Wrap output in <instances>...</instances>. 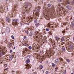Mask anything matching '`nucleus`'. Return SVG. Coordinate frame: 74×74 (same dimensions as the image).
I'll return each mask as SVG.
<instances>
[{
  "mask_svg": "<svg viewBox=\"0 0 74 74\" xmlns=\"http://www.w3.org/2000/svg\"><path fill=\"white\" fill-rule=\"evenodd\" d=\"M30 6L32 7V4L28 2H25V5L24 8H25L27 9L28 8V7H29Z\"/></svg>",
  "mask_w": 74,
  "mask_h": 74,
  "instance_id": "nucleus-1",
  "label": "nucleus"
},
{
  "mask_svg": "<svg viewBox=\"0 0 74 74\" xmlns=\"http://www.w3.org/2000/svg\"><path fill=\"white\" fill-rule=\"evenodd\" d=\"M36 11H37V12H36L35 13V15L36 16H38V17H39V15H40V14L39 13V12L40 11V8H37L36 10Z\"/></svg>",
  "mask_w": 74,
  "mask_h": 74,
  "instance_id": "nucleus-2",
  "label": "nucleus"
},
{
  "mask_svg": "<svg viewBox=\"0 0 74 74\" xmlns=\"http://www.w3.org/2000/svg\"><path fill=\"white\" fill-rule=\"evenodd\" d=\"M0 54L1 56H3L5 54V52L4 51H1L0 52Z\"/></svg>",
  "mask_w": 74,
  "mask_h": 74,
  "instance_id": "nucleus-3",
  "label": "nucleus"
},
{
  "mask_svg": "<svg viewBox=\"0 0 74 74\" xmlns=\"http://www.w3.org/2000/svg\"><path fill=\"white\" fill-rule=\"evenodd\" d=\"M69 48L70 49H72L73 48V45H71L69 46Z\"/></svg>",
  "mask_w": 74,
  "mask_h": 74,
  "instance_id": "nucleus-4",
  "label": "nucleus"
},
{
  "mask_svg": "<svg viewBox=\"0 0 74 74\" xmlns=\"http://www.w3.org/2000/svg\"><path fill=\"white\" fill-rule=\"evenodd\" d=\"M5 20L6 21H7V22H10V18H9V17H6L5 18Z\"/></svg>",
  "mask_w": 74,
  "mask_h": 74,
  "instance_id": "nucleus-5",
  "label": "nucleus"
},
{
  "mask_svg": "<svg viewBox=\"0 0 74 74\" xmlns=\"http://www.w3.org/2000/svg\"><path fill=\"white\" fill-rule=\"evenodd\" d=\"M8 46L9 48H11L12 47V43L9 42L8 44Z\"/></svg>",
  "mask_w": 74,
  "mask_h": 74,
  "instance_id": "nucleus-6",
  "label": "nucleus"
},
{
  "mask_svg": "<svg viewBox=\"0 0 74 74\" xmlns=\"http://www.w3.org/2000/svg\"><path fill=\"white\" fill-rule=\"evenodd\" d=\"M44 14H45V15H44V17L46 19H47V12H44Z\"/></svg>",
  "mask_w": 74,
  "mask_h": 74,
  "instance_id": "nucleus-7",
  "label": "nucleus"
},
{
  "mask_svg": "<svg viewBox=\"0 0 74 74\" xmlns=\"http://www.w3.org/2000/svg\"><path fill=\"white\" fill-rule=\"evenodd\" d=\"M9 59L10 60H12L13 59V57L12 56H9Z\"/></svg>",
  "mask_w": 74,
  "mask_h": 74,
  "instance_id": "nucleus-8",
  "label": "nucleus"
},
{
  "mask_svg": "<svg viewBox=\"0 0 74 74\" xmlns=\"http://www.w3.org/2000/svg\"><path fill=\"white\" fill-rule=\"evenodd\" d=\"M40 26V24L38 23H36L35 24V26L36 27H38V26Z\"/></svg>",
  "mask_w": 74,
  "mask_h": 74,
  "instance_id": "nucleus-9",
  "label": "nucleus"
},
{
  "mask_svg": "<svg viewBox=\"0 0 74 74\" xmlns=\"http://www.w3.org/2000/svg\"><path fill=\"white\" fill-rule=\"evenodd\" d=\"M55 38L57 41H58L59 40V37H58L56 36L55 37Z\"/></svg>",
  "mask_w": 74,
  "mask_h": 74,
  "instance_id": "nucleus-10",
  "label": "nucleus"
},
{
  "mask_svg": "<svg viewBox=\"0 0 74 74\" xmlns=\"http://www.w3.org/2000/svg\"><path fill=\"white\" fill-rule=\"evenodd\" d=\"M70 26L71 27H74V24L73 23H71Z\"/></svg>",
  "mask_w": 74,
  "mask_h": 74,
  "instance_id": "nucleus-11",
  "label": "nucleus"
},
{
  "mask_svg": "<svg viewBox=\"0 0 74 74\" xmlns=\"http://www.w3.org/2000/svg\"><path fill=\"white\" fill-rule=\"evenodd\" d=\"M64 37H62L61 40V41L62 42H63L64 41Z\"/></svg>",
  "mask_w": 74,
  "mask_h": 74,
  "instance_id": "nucleus-12",
  "label": "nucleus"
},
{
  "mask_svg": "<svg viewBox=\"0 0 74 74\" xmlns=\"http://www.w3.org/2000/svg\"><path fill=\"white\" fill-rule=\"evenodd\" d=\"M62 49L63 51H64L65 50V48H64V46L62 47Z\"/></svg>",
  "mask_w": 74,
  "mask_h": 74,
  "instance_id": "nucleus-13",
  "label": "nucleus"
},
{
  "mask_svg": "<svg viewBox=\"0 0 74 74\" xmlns=\"http://www.w3.org/2000/svg\"><path fill=\"white\" fill-rule=\"evenodd\" d=\"M6 31H10V28L8 27L6 29Z\"/></svg>",
  "mask_w": 74,
  "mask_h": 74,
  "instance_id": "nucleus-14",
  "label": "nucleus"
},
{
  "mask_svg": "<svg viewBox=\"0 0 74 74\" xmlns=\"http://www.w3.org/2000/svg\"><path fill=\"white\" fill-rule=\"evenodd\" d=\"M29 36L30 37H32V36H33V33H32V32H30L29 33Z\"/></svg>",
  "mask_w": 74,
  "mask_h": 74,
  "instance_id": "nucleus-15",
  "label": "nucleus"
},
{
  "mask_svg": "<svg viewBox=\"0 0 74 74\" xmlns=\"http://www.w3.org/2000/svg\"><path fill=\"white\" fill-rule=\"evenodd\" d=\"M26 62L27 63H29L30 62V60L28 59L26 60Z\"/></svg>",
  "mask_w": 74,
  "mask_h": 74,
  "instance_id": "nucleus-16",
  "label": "nucleus"
},
{
  "mask_svg": "<svg viewBox=\"0 0 74 74\" xmlns=\"http://www.w3.org/2000/svg\"><path fill=\"white\" fill-rule=\"evenodd\" d=\"M26 58H27V59H29L30 58V56H27L26 57Z\"/></svg>",
  "mask_w": 74,
  "mask_h": 74,
  "instance_id": "nucleus-17",
  "label": "nucleus"
},
{
  "mask_svg": "<svg viewBox=\"0 0 74 74\" xmlns=\"http://www.w3.org/2000/svg\"><path fill=\"white\" fill-rule=\"evenodd\" d=\"M71 4L73 5H74V1H71Z\"/></svg>",
  "mask_w": 74,
  "mask_h": 74,
  "instance_id": "nucleus-18",
  "label": "nucleus"
},
{
  "mask_svg": "<svg viewBox=\"0 0 74 74\" xmlns=\"http://www.w3.org/2000/svg\"><path fill=\"white\" fill-rule=\"evenodd\" d=\"M66 61L68 62V63H70V60L69 59H67L66 60Z\"/></svg>",
  "mask_w": 74,
  "mask_h": 74,
  "instance_id": "nucleus-19",
  "label": "nucleus"
},
{
  "mask_svg": "<svg viewBox=\"0 0 74 74\" xmlns=\"http://www.w3.org/2000/svg\"><path fill=\"white\" fill-rule=\"evenodd\" d=\"M52 64V67H55V64H54V63H51Z\"/></svg>",
  "mask_w": 74,
  "mask_h": 74,
  "instance_id": "nucleus-20",
  "label": "nucleus"
},
{
  "mask_svg": "<svg viewBox=\"0 0 74 74\" xmlns=\"http://www.w3.org/2000/svg\"><path fill=\"white\" fill-rule=\"evenodd\" d=\"M58 62V59H56L55 60V62H56V63H57Z\"/></svg>",
  "mask_w": 74,
  "mask_h": 74,
  "instance_id": "nucleus-21",
  "label": "nucleus"
},
{
  "mask_svg": "<svg viewBox=\"0 0 74 74\" xmlns=\"http://www.w3.org/2000/svg\"><path fill=\"white\" fill-rule=\"evenodd\" d=\"M40 68L41 69H42L43 68V66L42 65H40Z\"/></svg>",
  "mask_w": 74,
  "mask_h": 74,
  "instance_id": "nucleus-22",
  "label": "nucleus"
},
{
  "mask_svg": "<svg viewBox=\"0 0 74 74\" xmlns=\"http://www.w3.org/2000/svg\"><path fill=\"white\" fill-rule=\"evenodd\" d=\"M47 6L49 7H51V4H48L47 5Z\"/></svg>",
  "mask_w": 74,
  "mask_h": 74,
  "instance_id": "nucleus-23",
  "label": "nucleus"
},
{
  "mask_svg": "<svg viewBox=\"0 0 74 74\" xmlns=\"http://www.w3.org/2000/svg\"><path fill=\"white\" fill-rule=\"evenodd\" d=\"M58 67H56L55 69V71H57V70H58Z\"/></svg>",
  "mask_w": 74,
  "mask_h": 74,
  "instance_id": "nucleus-24",
  "label": "nucleus"
},
{
  "mask_svg": "<svg viewBox=\"0 0 74 74\" xmlns=\"http://www.w3.org/2000/svg\"><path fill=\"white\" fill-rule=\"evenodd\" d=\"M4 67H7L8 66L7 64H4Z\"/></svg>",
  "mask_w": 74,
  "mask_h": 74,
  "instance_id": "nucleus-25",
  "label": "nucleus"
},
{
  "mask_svg": "<svg viewBox=\"0 0 74 74\" xmlns=\"http://www.w3.org/2000/svg\"><path fill=\"white\" fill-rule=\"evenodd\" d=\"M28 48H29V49H31L32 47H31V46H29Z\"/></svg>",
  "mask_w": 74,
  "mask_h": 74,
  "instance_id": "nucleus-26",
  "label": "nucleus"
},
{
  "mask_svg": "<svg viewBox=\"0 0 74 74\" xmlns=\"http://www.w3.org/2000/svg\"><path fill=\"white\" fill-rule=\"evenodd\" d=\"M34 22L35 23H37V21L36 20H35L34 21Z\"/></svg>",
  "mask_w": 74,
  "mask_h": 74,
  "instance_id": "nucleus-27",
  "label": "nucleus"
},
{
  "mask_svg": "<svg viewBox=\"0 0 74 74\" xmlns=\"http://www.w3.org/2000/svg\"><path fill=\"white\" fill-rule=\"evenodd\" d=\"M11 37L12 38V39H14V36L12 35L11 36Z\"/></svg>",
  "mask_w": 74,
  "mask_h": 74,
  "instance_id": "nucleus-28",
  "label": "nucleus"
},
{
  "mask_svg": "<svg viewBox=\"0 0 74 74\" xmlns=\"http://www.w3.org/2000/svg\"><path fill=\"white\" fill-rule=\"evenodd\" d=\"M24 38H27V37L26 36H24Z\"/></svg>",
  "mask_w": 74,
  "mask_h": 74,
  "instance_id": "nucleus-29",
  "label": "nucleus"
},
{
  "mask_svg": "<svg viewBox=\"0 0 74 74\" xmlns=\"http://www.w3.org/2000/svg\"><path fill=\"white\" fill-rule=\"evenodd\" d=\"M67 4H70V2L69 1H67Z\"/></svg>",
  "mask_w": 74,
  "mask_h": 74,
  "instance_id": "nucleus-30",
  "label": "nucleus"
},
{
  "mask_svg": "<svg viewBox=\"0 0 74 74\" xmlns=\"http://www.w3.org/2000/svg\"><path fill=\"white\" fill-rule=\"evenodd\" d=\"M50 25H51V24H49V23H48V27H50Z\"/></svg>",
  "mask_w": 74,
  "mask_h": 74,
  "instance_id": "nucleus-31",
  "label": "nucleus"
},
{
  "mask_svg": "<svg viewBox=\"0 0 74 74\" xmlns=\"http://www.w3.org/2000/svg\"><path fill=\"white\" fill-rule=\"evenodd\" d=\"M66 32V31H63L62 32V33H64Z\"/></svg>",
  "mask_w": 74,
  "mask_h": 74,
  "instance_id": "nucleus-32",
  "label": "nucleus"
},
{
  "mask_svg": "<svg viewBox=\"0 0 74 74\" xmlns=\"http://www.w3.org/2000/svg\"><path fill=\"white\" fill-rule=\"evenodd\" d=\"M12 21H16V19H13Z\"/></svg>",
  "mask_w": 74,
  "mask_h": 74,
  "instance_id": "nucleus-33",
  "label": "nucleus"
},
{
  "mask_svg": "<svg viewBox=\"0 0 74 74\" xmlns=\"http://www.w3.org/2000/svg\"><path fill=\"white\" fill-rule=\"evenodd\" d=\"M67 5L66 6V8H68L69 7V4H67Z\"/></svg>",
  "mask_w": 74,
  "mask_h": 74,
  "instance_id": "nucleus-34",
  "label": "nucleus"
},
{
  "mask_svg": "<svg viewBox=\"0 0 74 74\" xmlns=\"http://www.w3.org/2000/svg\"><path fill=\"white\" fill-rule=\"evenodd\" d=\"M25 51H27V50H28L27 49H25Z\"/></svg>",
  "mask_w": 74,
  "mask_h": 74,
  "instance_id": "nucleus-35",
  "label": "nucleus"
},
{
  "mask_svg": "<svg viewBox=\"0 0 74 74\" xmlns=\"http://www.w3.org/2000/svg\"><path fill=\"white\" fill-rule=\"evenodd\" d=\"M47 32H48V31H49V29L47 28Z\"/></svg>",
  "mask_w": 74,
  "mask_h": 74,
  "instance_id": "nucleus-36",
  "label": "nucleus"
},
{
  "mask_svg": "<svg viewBox=\"0 0 74 74\" xmlns=\"http://www.w3.org/2000/svg\"><path fill=\"white\" fill-rule=\"evenodd\" d=\"M25 33H27V31H25Z\"/></svg>",
  "mask_w": 74,
  "mask_h": 74,
  "instance_id": "nucleus-37",
  "label": "nucleus"
},
{
  "mask_svg": "<svg viewBox=\"0 0 74 74\" xmlns=\"http://www.w3.org/2000/svg\"><path fill=\"white\" fill-rule=\"evenodd\" d=\"M18 21V19H16V21Z\"/></svg>",
  "mask_w": 74,
  "mask_h": 74,
  "instance_id": "nucleus-38",
  "label": "nucleus"
},
{
  "mask_svg": "<svg viewBox=\"0 0 74 74\" xmlns=\"http://www.w3.org/2000/svg\"><path fill=\"white\" fill-rule=\"evenodd\" d=\"M38 36H36V38H38Z\"/></svg>",
  "mask_w": 74,
  "mask_h": 74,
  "instance_id": "nucleus-39",
  "label": "nucleus"
},
{
  "mask_svg": "<svg viewBox=\"0 0 74 74\" xmlns=\"http://www.w3.org/2000/svg\"><path fill=\"white\" fill-rule=\"evenodd\" d=\"M12 52V51L11 50H10V53H11V52Z\"/></svg>",
  "mask_w": 74,
  "mask_h": 74,
  "instance_id": "nucleus-40",
  "label": "nucleus"
},
{
  "mask_svg": "<svg viewBox=\"0 0 74 74\" xmlns=\"http://www.w3.org/2000/svg\"><path fill=\"white\" fill-rule=\"evenodd\" d=\"M60 60H61V61H62L63 60V59L62 58H60Z\"/></svg>",
  "mask_w": 74,
  "mask_h": 74,
  "instance_id": "nucleus-41",
  "label": "nucleus"
},
{
  "mask_svg": "<svg viewBox=\"0 0 74 74\" xmlns=\"http://www.w3.org/2000/svg\"><path fill=\"white\" fill-rule=\"evenodd\" d=\"M58 1H62V0H58Z\"/></svg>",
  "mask_w": 74,
  "mask_h": 74,
  "instance_id": "nucleus-42",
  "label": "nucleus"
},
{
  "mask_svg": "<svg viewBox=\"0 0 74 74\" xmlns=\"http://www.w3.org/2000/svg\"><path fill=\"white\" fill-rule=\"evenodd\" d=\"M48 73H49V72L48 71H47V74H48Z\"/></svg>",
  "mask_w": 74,
  "mask_h": 74,
  "instance_id": "nucleus-43",
  "label": "nucleus"
},
{
  "mask_svg": "<svg viewBox=\"0 0 74 74\" xmlns=\"http://www.w3.org/2000/svg\"><path fill=\"white\" fill-rule=\"evenodd\" d=\"M13 49H15V47H14V48H13Z\"/></svg>",
  "mask_w": 74,
  "mask_h": 74,
  "instance_id": "nucleus-44",
  "label": "nucleus"
},
{
  "mask_svg": "<svg viewBox=\"0 0 74 74\" xmlns=\"http://www.w3.org/2000/svg\"><path fill=\"white\" fill-rule=\"evenodd\" d=\"M36 73H34V74H36Z\"/></svg>",
  "mask_w": 74,
  "mask_h": 74,
  "instance_id": "nucleus-45",
  "label": "nucleus"
},
{
  "mask_svg": "<svg viewBox=\"0 0 74 74\" xmlns=\"http://www.w3.org/2000/svg\"><path fill=\"white\" fill-rule=\"evenodd\" d=\"M71 74H74V73H71Z\"/></svg>",
  "mask_w": 74,
  "mask_h": 74,
  "instance_id": "nucleus-46",
  "label": "nucleus"
},
{
  "mask_svg": "<svg viewBox=\"0 0 74 74\" xmlns=\"http://www.w3.org/2000/svg\"><path fill=\"white\" fill-rule=\"evenodd\" d=\"M73 40H74V36L73 37Z\"/></svg>",
  "mask_w": 74,
  "mask_h": 74,
  "instance_id": "nucleus-47",
  "label": "nucleus"
},
{
  "mask_svg": "<svg viewBox=\"0 0 74 74\" xmlns=\"http://www.w3.org/2000/svg\"><path fill=\"white\" fill-rule=\"evenodd\" d=\"M7 10H8V8H7Z\"/></svg>",
  "mask_w": 74,
  "mask_h": 74,
  "instance_id": "nucleus-48",
  "label": "nucleus"
},
{
  "mask_svg": "<svg viewBox=\"0 0 74 74\" xmlns=\"http://www.w3.org/2000/svg\"><path fill=\"white\" fill-rule=\"evenodd\" d=\"M8 69L6 68V69H5V70H7Z\"/></svg>",
  "mask_w": 74,
  "mask_h": 74,
  "instance_id": "nucleus-49",
  "label": "nucleus"
},
{
  "mask_svg": "<svg viewBox=\"0 0 74 74\" xmlns=\"http://www.w3.org/2000/svg\"><path fill=\"white\" fill-rule=\"evenodd\" d=\"M25 38L24 39H24H23V40H25Z\"/></svg>",
  "mask_w": 74,
  "mask_h": 74,
  "instance_id": "nucleus-50",
  "label": "nucleus"
},
{
  "mask_svg": "<svg viewBox=\"0 0 74 74\" xmlns=\"http://www.w3.org/2000/svg\"><path fill=\"white\" fill-rule=\"evenodd\" d=\"M6 1H8V0H6Z\"/></svg>",
  "mask_w": 74,
  "mask_h": 74,
  "instance_id": "nucleus-51",
  "label": "nucleus"
},
{
  "mask_svg": "<svg viewBox=\"0 0 74 74\" xmlns=\"http://www.w3.org/2000/svg\"><path fill=\"white\" fill-rule=\"evenodd\" d=\"M51 35L52 34V33H51Z\"/></svg>",
  "mask_w": 74,
  "mask_h": 74,
  "instance_id": "nucleus-52",
  "label": "nucleus"
},
{
  "mask_svg": "<svg viewBox=\"0 0 74 74\" xmlns=\"http://www.w3.org/2000/svg\"><path fill=\"white\" fill-rule=\"evenodd\" d=\"M22 0H20V1H22Z\"/></svg>",
  "mask_w": 74,
  "mask_h": 74,
  "instance_id": "nucleus-53",
  "label": "nucleus"
},
{
  "mask_svg": "<svg viewBox=\"0 0 74 74\" xmlns=\"http://www.w3.org/2000/svg\"><path fill=\"white\" fill-rule=\"evenodd\" d=\"M33 14H34V12H33Z\"/></svg>",
  "mask_w": 74,
  "mask_h": 74,
  "instance_id": "nucleus-54",
  "label": "nucleus"
},
{
  "mask_svg": "<svg viewBox=\"0 0 74 74\" xmlns=\"http://www.w3.org/2000/svg\"><path fill=\"white\" fill-rule=\"evenodd\" d=\"M46 74H47V72H46Z\"/></svg>",
  "mask_w": 74,
  "mask_h": 74,
  "instance_id": "nucleus-55",
  "label": "nucleus"
},
{
  "mask_svg": "<svg viewBox=\"0 0 74 74\" xmlns=\"http://www.w3.org/2000/svg\"><path fill=\"white\" fill-rule=\"evenodd\" d=\"M73 54H74V53H73Z\"/></svg>",
  "mask_w": 74,
  "mask_h": 74,
  "instance_id": "nucleus-56",
  "label": "nucleus"
},
{
  "mask_svg": "<svg viewBox=\"0 0 74 74\" xmlns=\"http://www.w3.org/2000/svg\"><path fill=\"white\" fill-rule=\"evenodd\" d=\"M46 30H47V28L46 29Z\"/></svg>",
  "mask_w": 74,
  "mask_h": 74,
  "instance_id": "nucleus-57",
  "label": "nucleus"
},
{
  "mask_svg": "<svg viewBox=\"0 0 74 74\" xmlns=\"http://www.w3.org/2000/svg\"><path fill=\"white\" fill-rule=\"evenodd\" d=\"M28 25H29V23H28Z\"/></svg>",
  "mask_w": 74,
  "mask_h": 74,
  "instance_id": "nucleus-58",
  "label": "nucleus"
},
{
  "mask_svg": "<svg viewBox=\"0 0 74 74\" xmlns=\"http://www.w3.org/2000/svg\"><path fill=\"white\" fill-rule=\"evenodd\" d=\"M47 12H49L48 11Z\"/></svg>",
  "mask_w": 74,
  "mask_h": 74,
  "instance_id": "nucleus-59",
  "label": "nucleus"
},
{
  "mask_svg": "<svg viewBox=\"0 0 74 74\" xmlns=\"http://www.w3.org/2000/svg\"><path fill=\"white\" fill-rule=\"evenodd\" d=\"M65 3H66V2H65Z\"/></svg>",
  "mask_w": 74,
  "mask_h": 74,
  "instance_id": "nucleus-60",
  "label": "nucleus"
}]
</instances>
